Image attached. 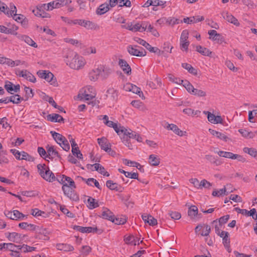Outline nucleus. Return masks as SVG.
Listing matches in <instances>:
<instances>
[{"mask_svg":"<svg viewBox=\"0 0 257 257\" xmlns=\"http://www.w3.org/2000/svg\"><path fill=\"white\" fill-rule=\"evenodd\" d=\"M65 58L67 65L74 70L82 69L86 64L85 59L73 51H68Z\"/></svg>","mask_w":257,"mask_h":257,"instance_id":"nucleus-1","label":"nucleus"},{"mask_svg":"<svg viewBox=\"0 0 257 257\" xmlns=\"http://www.w3.org/2000/svg\"><path fill=\"white\" fill-rule=\"evenodd\" d=\"M120 131V135L119 136L122 142L130 149H133L132 145L130 142V139H135L137 134L130 129H126L123 126L121 127Z\"/></svg>","mask_w":257,"mask_h":257,"instance_id":"nucleus-2","label":"nucleus"},{"mask_svg":"<svg viewBox=\"0 0 257 257\" xmlns=\"http://www.w3.org/2000/svg\"><path fill=\"white\" fill-rule=\"evenodd\" d=\"M37 167L39 174L44 179L50 182L56 180L54 174L45 164H39Z\"/></svg>","mask_w":257,"mask_h":257,"instance_id":"nucleus-3","label":"nucleus"},{"mask_svg":"<svg viewBox=\"0 0 257 257\" xmlns=\"http://www.w3.org/2000/svg\"><path fill=\"white\" fill-rule=\"evenodd\" d=\"M50 133L55 141L64 150L68 151L70 150L69 144L65 137L54 131H51Z\"/></svg>","mask_w":257,"mask_h":257,"instance_id":"nucleus-4","label":"nucleus"},{"mask_svg":"<svg viewBox=\"0 0 257 257\" xmlns=\"http://www.w3.org/2000/svg\"><path fill=\"white\" fill-rule=\"evenodd\" d=\"M71 3L70 0H60L53 1L48 4H44L41 5V8L44 9L46 11L52 10L53 9L59 8L61 7L69 5Z\"/></svg>","mask_w":257,"mask_h":257,"instance_id":"nucleus-5","label":"nucleus"},{"mask_svg":"<svg viewBox=\"0 0 257 257\" xmlns=\"http://www.w3.org/2000/svg\"><path fill=\"white\" fill-rule=\"evenodd\" d=\"M76 188V186L74 184V186H71L68 184H64L62 186V190L64 194L67 196L70 199L77 201L79 198L78 196L76 194L74 189Z\"/></svg>","mask_w":257,"mask_h":257,"instance_id":"nucleus-6","label":"nucleus"},{"mask_svg":"<svg viewBox=\"0 0 257 257\" xmlns=\"http://www.w3.org/2000/svg\"><path fill=\"white\" fill-rule=\"evenodd\" d=\"M37 75L42 79H44L46 81L53 85L55 86L58 85L56 79L54 78V76L52 73L47 70H40L37 73Z\"/></svg>","mask_w":257,"mask_h":257,"instance_id":"nucleus-7","label":"nucleus"},{"mask_svg":"<svg viewBox=\"0 0 257 257\" xmlns=\"http://www.w3.org/2000/svg\"><path fill=\"white\" fill-rule=\"evenodd\" d=\"M135 40L138 43L144 46L151 52L157 53L159 55H161L163 52L161 51L157 47H152L148 43L141 38H137Z\"/></svg>","mask_w":257,"mask_h":257,"instance_id":"nucleus-8","label":"nucleus"},{"mask_svg":"<svg viewBox=\"0 0 257 257\" xmlns=\"http://www.w3.org/2000/svg\"><path fill=\"white\" fill-rule=\"evenodd\" d=\"M5 215L9 218L13 220L21 219L26 216L17 210L13 211H6Z\"/></svg>","mask_w":257,"mask_h":257,"instance_id":"nucleus-9","label":"nucleus"},{"mask_svg":"<svg viewBox=\"0 0 257 257\" xmlns=\"http://www.w3.org/2000/svg\"><path fill=\"white\" fill-rule=\"evenodd\" d=\"M79 25L85 27L87 29L89 30H97L99 27L97 24L91 22L90 21H86L84 20H81L79 22Z\"/></svg>","mask_w":257,"mask_h":257,"instance_id":"nucleus-10","label":"nucleus"},{"mask_svg":"<svg viewBox=\"0 0 257 257\" xmlns=\"http://www.w3.org/2000/svg\"><path fill=\"white\" fill-rule=\"evenodd\" d=\"M138 46L135 45L134 46H132L131 45L127 47V50L128 52L132 55L136 56H144L146 55V52H145V53L142 51H141L139 49H137Z\"/></svg>","mask_w":257,"mask_h":257,"instance_id":"nucleus-11","label":"nucleus"},{"mask_svg":"<svg viewBox=\"0 0 257 257\" xmlns=\"http://www.w3.org/2000/svg\"><path fill=\"white\" fill-rule=\"evenodd\" d=\"M166 125H165L164 127L167 130L172 131L175 134L180 137L183 136L184 133H186V132H183L182 131L180 130L176 124L173 123L169 124L168 122H166Z\"/></svg>","mask_w":257,"mask_h":257,"instance_id":"nucleus-12","label":"nucleus"},{"mask_svg":"<svg viewBox=\"0 0 257 257\" xmlns=\"http://www.w3.org/2000/svg\"><path fill=\"white\" fill-rule=\"evenodd\" d=\"M48 234L45 229H40L39 231H37L35 237L39 240H48L49 239Z\"/></svg>","mask_w":257,"mask_h":257,"instance_id":"nucleus-13","label":"nucleus"},{"mask_svg":"<svg viewBox=\"0 0 257 257\" xmlns=\"http://www.w3.org/2000/svg\"><path fill=\"white\" fill-rule=\"evenodd\" d=\"M96 96L95 93H92V94L88 93L86 90H81L80 92L78 94V98L80 100L85 99V100H91L95 98Z\"/></svg>","mask_w":257,"mask_h":257,"instance_id":"nucleus-14","label":"nucleus"},{"mask_svg":"<svg viewBox=\"0 0 257 257\" xmlns=\"http://www.w3.org/2000/svg\"><path fill=\"white\" fill-rule=\"evenodd\" d=\"M0 246H1V249H7L11 251V252H13L21 250V249H20L19 248L20 247H21V245H16L12 243H4L1 244Z\"/></svg>","mask_w":257,"mask_h":257,"instance_id":"nucleus-15","label":"nucleus"},{"mask_svg":"<svg viewBox=\"0 0 257 257\" xmlns=\"http://www.w3.org/2000/svg\"><path fill=\"white\" fill-rule=\"evenodd\" d=\"M118 65L122 69L123 71L127 75H130L131 74V68L125 60L119 59L118 61Z\"/></svg>","mask_w":257,"mask_h":257,"instance_id":"nucleus-16","label":"nucleus"},{"mask_svg":"<svg viewBox=\"0 0 257 257\" xmlns=\"http://www.w3.org/2000/svg\"><path fill=\"white\" fill-rule=\"evenodd\" d=\"M19 75L20 76L25 78L30 82L34 83L36 81V79L35 76L26 70L21 71Z\"/></svg>","mask_w":257,"mask_h":257,"instance_id":"nucleus-17","label":"nucleus"},{"mask_svg":"<svg viewBox=\"0 0 257 257\" xmlns=\"http://www.w3.org/2000/svg\"><path fill=\"white\" fill-rule=\"evenodd\" d=\"M98 144L100 146L101 149L105 152L109 150L110 151V144L107 142L106 138L103 137L97 139Z\"/></svg>","mask_w":257,"mask_h":257,"instance_id":"nucleus-18","label":"nucleus"},{"mask_svg":"<svg viewBox=\"0 0 257 257\" xmlns=\"http://www.w3.org/2000/svg\"><path fill=\"white\" fill-rule=\"evenodd\" d=\"M56 180L63 185H64V184L68 183L70 185L74 186V181L70 177L65 175H63L62 176L57 178Z\"/></svg>","mask_w":257,"mask_h":257,"instance_id":"nucleus-19","label":"nucleus"},{"mask_svg":"<svg viewBox=\"0 0 257 257\" xmlns=\"http://www.w3.org/2000/svg\"><path fill=\"white\" fill-rule=\"evenodd\" d=\"M204 20V18L203 16H194L190 18L187 17L183 19V22L187 24H191L197 23Z\"/></svg>","mask_w":257,"mask_h":257,"instance_id":"nucleus-20","label":"nucleus"},{"mask_svg":"<svg viewBox=\"0 0 257 257\" xmlns=\"http://www.w3.org/2000/svg\"><path fill=\"white\" fill-rule=\"evenodd\" d=\"M209 132L213 136L225 142H227V141L230 140V139L227 136H226L225 134L223 133H221V132H217L216 131L210 128L209 130Z\"/></svg>","mask_w":257,"mask_h":257,"instance_id":"nucleus-21","label":"nucleus"},{"mask_svg":"<svg viewBox=\"0 0 257 257\" xmlns=\"http://www.w3.org/2000/svg\"><path fill=\"white\" fill-rule=\"evenodd\" d=\"M47 119L49 121L58 122H63L64 120L60 115L56 113L48 114L47 116Z\"/></svg>","mask_w":257,"mask_h":257,"instance_id":"nucleus-22","label":"nucleus"},{"mask_svg":"<svg viewBox=\"0 0 257 257\" xmlns=\"http://www.w3.org/2000/svg\"><path fill=\"white\" fill-rule=\"evenodd\" d=\"M98 70L100 72L99 76L102 79H106L111 72V70L110 68L104 66L99 67Z\"/></svg>","mask_w":257,"mask_h":257,"instance_id":"nucleus-23","label":"nucleus"},{"mask_svg":"<svg viewBox=\"0 0 257 257\" xmlns=\"http://www.w3.org/2000/svg\"><path fill=\"white\" fill-rule=\"evenodd\" d=\"M48 158L51 159L53 158V156H56L60 160H61V157L59 153L54 149L53 146L47 147Z\"/></svg>","mask_w":257,"mask_h":257,"instance_id":"nucleus-24","label":"nucleus"},{"mask_svg":"<svg viewBox=\"0 0 257 257\" xmlns=\"http://www.w3.org/2000/svg\"><path fill=\"white\" fill-rule=\"evenodd\" d=\"M18 38L24 41L27 44L34 48L37 47V44L29 37L26 35H19Z\"/></svg>","mask_w":257,"mask_h":257,"instance_id":"nucleus-25","label":"nucleus"},{"mask_svg":"<svg viewBox=\"0 0 257 257\" xmlns=\"http://www.w3.org/2000/svg\"><path fill=\"white\" fill-rule=\"evenodd\" d=\"M21 236L20 234L16 232L9 233L7 235L9 240L15 242H19L21 241Z\"/></svg>","mask_w":257,"mask_h":257,"instance_id":"nucleus-26","label":"nucleus"},{"mask_svg":"<svg viewBox=\"0 0 257 257\" xmlns=\"http://www.w3.org/2000/svg\"><path fill=\"white\" fill-rule=\"evenodd\" d=\"M104 123L109 127H113L115 132L118 135H120V131L121 130V127L122 126L119 125L118 126L117 124L113 122L112 121H103Z\"/></svg>","mask_w":257,"mask_h":257,"instance_id":"nucleus-27","label":"nucleus"},{"mask_svg":"<svg viewBox=\"0 0 257 257\" xmlns=\"http://www.w3.org/2000/svg\"><path fill=\"white\" fill-rule=\"evenodd\" d=\"M110 7L109 4L107 3L103 4L99 6L96 11V13L100 15H103L109 10Z\"/></svg>","mask_w":257,"mask_h":257,"instance_id":"nucleus-28","label":"nucleus"},{"mask_svg":"<svg viewBox=\"0 0 257 257\" xmlns=\"http://www.w3.org/2000/svg\"><path fill=\"white\" fill-rule=\"evenodd\" d=\"M147 26L148 25L144 23H143L141 24L137 23L135 25H133V32H144L147 30Z\"/></svg>","mask_w":257,"mask_h":257,"instance_id":"nucleus-29","label":"nucleus"},{"mask_svg":"<svg viewBox=\"0 0 257 257\" xmlns=\"http://www.w3.org/2000/svg\"><path fill=\"white\" fill-rule=\"evenodd\" d=\"M100 73L98 68L96 69L91 70L88 74L89 79L93 81H96L98 79Z\"/></svg>","mask_w":257,"mask_h":257,"instance_id":"nucleus-30","label":"nucleus"},{"mask_svg":"<svg viewBox=\"0 0 257 257\" xmlns=\"http://www.w3.org/2000/svg\"><path fill=\"white\" fill-rule=\"evenodd\" d=\"M149 163L153 166H157L160 164V159L155 155H151L149 157Z\"/></svg>","mask_w":257,"mask_h":257,"instance_id":"nucleus-31","label":"nucleus"},{"mask_svg":"<svg viewBox=\"0 0 257 257\" xmlns=\"http://www.w3.org/2000/svg\"><path fill=\"white\" fill-rule=\"evenodd\" d=\"M196 50L204 56H211L212 52L206 48L203 47L201 46H197Z\"/></svg>","mask_w":257,"mask_h":257,"instance_id":"nucleus-32","label":"nucleus"},{"mask_svg":"<svg viewBox=\"0 0 257 257\" xmlns=\"http://www.w3.org/2000/svg\"><path fill=\"white\" fill-rule=\"evenodd\" d=\"M224 18L228 22L233 24L235 26H239V23L238 20L231 14L226 13L224 16Z\"/></svg>","mask_w":257,"mask_h":257,"instance_id":"nucleus-33","label":"nucleus"},{"mask_svg":"<svg viewBox=\"0 0 257 257\" xmlns=\"http://www.w3.org/2000/svg\"><path fill=\"white\" fill-rule=\"evenodd\" d=\"M208 34L210 35V39H212L213 41H221L222 36L220 34L217 33L214 30H211L208 31Z\"/></svg>","mask_w":257,"mask_h":257,"instance_id":"nucleus-34","label":"nucleus"},{"mask_svg":"<svg viewBox=\"0 0 257 257\" xmlns=\"http://www.w3.org/2000/svg\"><path fill=\"white\" fill-rule=\"evenodd\" d=\"M106 186L111 190L118 191L120 188V186L116 183H114L111 180H108L106 182Z\"/></svg>","mask_w":257,"mask_h":257,"instance_id":"nucleus-35","label":"nucleus"},{"mask_svg":"<svg viewBox=\"0 0 257 257\" xmlns=\"http://www.w3.org/2000/svg\"><path fill=\"white\" fill-rule=\"evenodd\" d=\"M57 247L58 250H63L64 251H70L74 250V247L72 245L68 244H57Z\"/></svg>","mask_w":257,"mask_h":257,"instance_id":"nucleus-36","label":"nucleus"},{"mask_svg":"<svg viewBox=\"0 0 257 257\" xmlns=\"http://www.w3.org/2000/svg\"><path fill=\"white\" fill-rule=\"evenodd\" d=\"M19 226L22 229L28 230H35L37 226L33 224H29L27 222H21L19 224Z\"/></svg>","mask_w":257,"mask_h":257,"instance_id":"nucleus-37","label":"nucleus"},{"mask_svg":"<svg viewBox=\"0 0 257 257\" xmlns=\"http://www.w3.org/2000/svg\"><path fill=\"white\" fill-rule=\"evenodd\" d=\"M106 96L109 97L111 100H116L117 97V92L113 88H109L106 92Z\"/></svg>","mask_w":257,"mask_h":257,"instance_id":"nucleus-38","label":"nucleus"},{"mask_svg":"<svg viewBox=\"0 0 257 257\" xmlns=\"http://www.w3.org/2000/svg\"><path fill=\"white\" fill-rule=\"evenodd\" d=\"M113 213L107 208H105L102 213L101 216L103 218L108 219L111 221L113 218Z\"/></svg>","mask_w":257,"mask_h":257,"instance_id":"nucleus-39","label":"nucleus"},{"mask_svg":"<svg viewBox=\"0 0 257 257\" xmlns=\"http://www.w3.org/2000/svg\"><path fill=\"white\" fill-rule=\"evenodd\" d=\"M24 99V97H22L18 94H15L9 97V101L14 104H19L21 101Z\"/></svg>","mask_w":257,"mask_h":257,"instance_id":"nucleus-40","label":"nucleus"},{"mask_svg":"<svg viewBox=\"0 0 257 257\" xmlns=\"http://www.w3.org/2000/svg\"><path fill=\"white\" fill-rule=\"evenodd\" d=\"M87 206L90 209H93L99 206L98 202L91 197H89L87 199Z\"/></svg>","mask_w":257,"mask_h":257,"instance_id":"nucleus-41","label":"nucleus"},{"mask_svg":"<svg viewBox=\"0 0 257 257\" xmlns=\"http://www.w3.org/2000/svg\"><path fill=\"white\" fill-rule=\"evenodd\" d=\"M182 66L185 69L187 70L188 71L192 74L194 75H196L197 74V70L193 68L190 64L184 63L182 64Z\"/></svg>","mask_w":257,"mask_h":257,"instance_id":"nucleus-42","label":"nucleus"},{"mask_svg":"<svg viewBox=\"0 0 257 257\" xmlns=\"http://www.w3.org/2000/svg\"><path fill=\"white\" fill-rule=\"evenodd\" d=\"M188 216L194 218L198 214V208L195 205H192L188 210Z\"/></svg>","mask_w":257,"mask_h":257,"instance_id":"nucleus-43","label":"nucleus"},{"mask_svg":"<svg viewBox=\"0 0 257 257\" xmlns=\"http://www.w3.org/2000/svg\"><path fill=\"white\" fill-rule=\"evenodd\" d=\"M182 84L189 93L191 94H193L195 88L188 81L183 80V83H182Z\"/></svg>","mask_w":257,"mask_h":257,"instance_id":"nucleus-44","label":"nucleus"},{"mask_svg":"<svg viewBox=\"0 0 257 257\" xmlns=\"http://www.w3.org/2000/svg\"><path fill=\"white\" fill-rule=\"evenodd\" d=\"M227 194H228V192H227V189L226 188L225 186H224L223 188L219 189V190H214L212 193V195L213 196L217 197H219L222 195H227Z\"/></svg>","mask_w":257,"mask_h":257,"instance_id":"nucleus-45","label":"nucleus"},{"mask_svg":"<svg viewBox=\"0 0 257 257\" xmlns=\"http://www.w3.org/2000/svg\"><path fill=\"white\" fill-rule=\"evenodd\" d=\"M126 221V219L125 217H115L114 215L113 216V219H112L111 222L114 223L115 224L120 225L124 224Z\"/></svg>","mask_w":257,"mask_h":257,"instance_id":"nucleus-46","label":"nucleus"},{"mask_svg":"<svg viewBox=\"0 0 257 257\" xmlns=\"http://www.w3.org/2000/svg\"><path fill=\"white\" fill-rule=\"evenodd\" d=\"M243 151L257 160V150L256 149L252 148H244Z\"/></svg>","mask_w":257,"mask_h":257,"instance_id":"nucleus-47","label":"nucleus"},{"mask_svg":"<svg viewBox=\"0 0 257 257\" xmlns=\"http://www.w3.org/2000/svg\"><path fill=\"white\" fill-rule=\"evenodd\" d=\"M244 211H245V212L243 213L242 215H246L247 216H251L253 219H257L256 210L255 208H253L251 209L250 211H248L246 209H244Z\"/></svg>","mask_w":257,"mask_h":257,"instance_id":"nucleus-48","label":"nucleus"},{"mask_svg":"<svg viewBox=\"0 0 257 257\" xmlns=\"http://www.w3.org/2000/svg\"><path fill=\"white\" fill-rule=\"evenodd\" d=\"M132 92L134 93L137 94L141 97L143 99L145 98L143 92L141 91V88L137 87L136 85H133L132 88Z\"/></svg>","mask_w":257,"mask_h":257,"instance_id":"nucleus-49","label":"nucleus"},{"mask_svg":"<svg viewBox=\"0 0 257 257\" xmlns=\"http://www.w3.org/2000/svg\"><path fill=\"white\" fill-rule=\"evenodd\" d=\"M124 241L128 244L134 245L137 244V240L133 235H129L124 239Z\"/></svg>","mask_w":257,"mask_h":257,"instance_id":"nucleus-50","label":"nucleus"},{"mask_svg":"<svg viewBox=\"0 0 257 257\" xmlns=\"http://www.w3.org/2000/svg\"><path fill=\"white\" fill-rule=\"evenodd\" d=\"M25 91L26 92V95L25 97H24V99L23 100L27 101L29 98H32L33 97L34 94L32 89L28 87H25Z\"/></svg>","mask_w":257,"mask_h":257,"instance_id":"nucleus-51","label":"nucleus"},{"mask_svg":"<svg viewBox=\"0 0 257 257\" xmlns=\"http://www.w3.org/2000/svg\"><path fill=\"white\" fill-rule=\"evenodd\" d=\"M183 112L188 115L194 116L197 115L198 113H200V111L199 110L194 111V110L190 108H185L183 110Z\"/></svg>","mask_w":257,"mask_h":257,"instance_id":"nucleus-52","label":"nucleus"},{"mask_svg":"<svg viewBox=\"0 0 257 257\" xmlns=\"http://www.w3.org/2000/svg\"><path fill=\"white\" fill-rule=\"evenodd\" d=\"M238 132L243 137L245 138H252L254 136V134L252 132H249L244 129H240Z\"/></svg>","mask_w":257,"mask_h":257,"instance_id":"nucleus-53","label":"nucleus"},{"mask_svg":"<svg viewBox=\"0 0 257 257\" xmlns=\"http://www.w3.org/2000/svg\"><path fill=\"white\" fill-rule=\"evenodd\" d=\"M203 227L205 229L203 230L201 233V235L202 236H208L211 231V227L209 225L206 224H203Z\"/></svg>","mask_w":257,"mask_h":257,"instance_id":"nucleus-54","label":"nucleus"},{"mask_svg":"<svg viewBox=\"0 0 257 257\" xmlns=\"http://www.w3.org/2000/svg\"><path fill=\"white\" fill-rule=\"evenodd\" d=\"M22 250L24 252H31L33 250H35L36 249V247H33V246H30L27 244H23L21 247L19 248Z\"/></svg>","mask_w":257,"mask_h":257,"instance_id":"nucleus-55","label":"nucleus"},{"mask_svg":"<svg viewBox=\"0 0 257 257\" xmlns=\"http://www.w3.org/2000/svg\"><path fill=\"white\" fill-rule=\"evenodd\" d=\"M168 78L170 81L177 84H182L183 82V80H181L179 78L175 77L174 75L171 74H168Z\"/></svg>","mask_w":257,"mask_h":257,"instance_id":"nucleus-56","label":"nucleus"},{"mask_svg":"<svg viewBox=\"0 0 257 257\" xmlns=\"http://www.w3.org/2000/svg\"><path fill=\"white\" fill-rule=\"evenodd\" d=\"M217 153L220 157L232 159L233 155L232 153L220 151L217 152Z\"/></svg>","mask_w":257,"mask_h":257,"instance_id":"nucleus-57","label":"nucleus"},{"mask_svg":"<svg viewBox=\"0 0 257 257\" xmlns=\"http://www.w3.org/2000/svg\"><path fill=\"white\" fill-rule=\"evenodd\" d=\"M192 94L198 97H205L206 95V92L203 90L195 88Z\"/></svg>","mask_w":257,"mask_h":257,"instance_id":"nucleus-58","label":"nucleus"},{"mask_svg":"<svg viewBox=\"0 0 257 257\" xmlns=\"http://www.w3.org/2000/svg\"><path fill=\"white\" fill-rule=\"evenodd\" d=\"M211 223L214 225L215 231L216 234L220 233V228L222 225L218 222V219L213 220Z\"/></svg>","mask_w":257,"mask_h":257,"instance_id":"nucleus-59","label":"nucleus"},{"mask_svg":"<svg viewBox=\"0 0 257 257\" xmlns=\"http://www.w3.org/2000/svg\"><path fill=\"white\" fill-rule=\"evenodd\" d=\"M21 156L22 157H20V160H25L28 161H34V158L25 152H22Z\"/></svg>","mask_w":257,"mask_h":257,"instance_id":"nucleus-60","label":"nucleus"},{"mask_svg":"<svg viewBox=\"0 0 257 257\" xmlns=\"http://www.w3.org/2000/svg\"><path fill=\"white\" fill-rule=\"evenodd\" d=\"M18 29V27L17 26L13 25L10 28H7V34H11L13 35H17L18 33H17V31Z\"/></svg>","mask_w":257,"mask_h":257,"instance_id":"nucleus-61","label":"nucleus"},{"mask_svg":"<svg viewBox=\"0 0 257 257\" xmlns=\"http://www.w3.org/2000/svg\"><path fill=\"white\" fill-rule=\"evenodd\" d=\"M102 230L98 229L96 227H86V233L95 232L99 234L102 232Z\"/></svg>","mask_w":257,"mask_h":257,"instance_id":"nucleus-62","label":"nucleus"},{"mask_svg":"<svg viewBox=\"0 0 257 257\" xmlns=\"http://www.w3.org/2000/svg\"><path fill=\"white\" fill-rule=\"evenodd\" d=\"M13 86L14 84L11 82L8 81L5 85L4 87L9 93L13 94V93L12 92V91H14Z\"/></svg>","mask_w":257,"mask_h":257,"instance_id":"nucleus-63","label":"nucleus"},{"mask_svg":"<svg viewBox=\"0 0 257 257\" xmlns=\"http://www.w3.org/2000/svg\"><path fill=\"white\" fill-rule=\"evenodd\" d=\"M91 251V248L88 245H84L82 247L81 252L83 255H87Z\"/></svg>","mask_w":257,"mask_h":257,"instance_id":"nucleus-64","label":"nucleus"}]
</instances>
